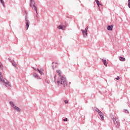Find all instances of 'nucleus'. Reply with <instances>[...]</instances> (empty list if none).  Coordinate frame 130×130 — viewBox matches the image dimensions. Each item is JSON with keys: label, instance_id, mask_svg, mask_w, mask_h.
Instances as JSON below:
<instances>
[{"label": "nucleus", "instance_id": "obj_1", "mask_svg": "<svg viewBox=\"0 0 130 130\" xmlns=\"http://www.w3.org/2000/svg\"><path fill=\"white\" fill-rule=\"evenodd\" d=\"M56 83L58 86H61V87H63V88L68 87V82L64 76L58 77Z\"/></svg>", "mask_w": 130, "mask_h": 130}, {"label": "nucleus", "instance_id": "obj_2", "mask_svg": "<svg viewBox=\"0 0 130 130\" xmlns=\"http://www.w3.org/2000/svg\"><path fill=\"white\" fill-rule=\"evenodd\" d=\"M0 82L1 84H3L6 87H11V85L10 84V82L7 80V79L4 77L3 74L2 72H0Z\"/></svg>", "mask_w": 130, "mask_h": 130}, {"label": "nucleus", "instance_id": "obj_3", "mask_svg": "<svg viewBox=\"0 0 130 130\" xmlns=\"http://www.w3.org/2000/svg\"><path fill=\"white\" fill-rule=\"evenodd\" d=\"M30 7L32 10H34V11H35L37 14V7H36V6L35 5V2L34 1L30 0Z\"/></svg>", "mask_w": 130, "mask_h": 130}, {"label": "nucleus", "instance_id": "obj_4", "mask_svg": "<svg viewBox=\"0 0 130 130\" xmlns=\"http://www.w3.org/2000/svg\"><path fill=\"white\" fill-rule=\"evenodd\" d=\"M111 118L112 119L114 124L117 125V126H119V123L118 122V119L116 118V117L113 116V115L111 116Z\"/></svg>", "mask_w": 130, "mask_h": 130}, {"label": "nucleus", "instance_id": "obj_5", "mask_svg": "<svg viewBox=\"0 0 130 130\" xmlns=\"http://www.w3.org/2000/svg\"><path fill=\"white\" fill-rule=\"evenodd\" d=\"M10 104L12 105V107L13 108V109H14V110H16V111H17L18 112H20V111H21V109L15 106V105L14 104V103H13L12 102H10Z\"/></svg>", "mask_w": 130, "mask_h": 130}, {"label": "nucleus", "instance_id": "obj_6", "mask_svg": "<svg viewBox=\"0 0 130 130\" xmlns=\"http://www.w3.org/2000/svg\"><path fill=\"white\" fill-rule=\"evenodd\" d=\"M96 111L98 112L102 120H104V114H103V113H102L101 111H100V110H99L98 109L96 110Z\"/></svg>", "mask_w": 130, "mask_h": 130}, {"label": "nucleus", "instance_id": "obj_7", "mask_svg": "<svg viewBox=\"0 0 130 130\" xmlns=\"http://www.w3.org/2000/svg\"><path fill=\"white\" fill-rule=\"evenodd\" d=\"M88 27L87 26V27L85 28V29L84 30H83V29L81 30L82 33H83V36H84V37H86V36H87V35H88V33L87 32H88Z\"/></svg>", "mask_w": 130, "mask_h": 130}, {"label": "nucleus", "instance_id": "obj_8", "mask_svg": "<svg viewBox=\"0 0 130 130\" xmlns=\"http://www.w3.org/2000/svg\"><path fill=\"white\" fill-rule=\"evenodd\" d=\"M67 28V25H59L57 26V28L60 30L61 29L62 30H66V28Z\"/></svg>", "mask_w": 130, "mask_h": 130}, {"label": "nucleus", "instance_id": "obj_9", "mask_svg": "<svg viewBox=\"0 0 130 130\" xmlns=\"http://www.w3.org/2000/svg\"><path fill=\"white\" fill-rule=\"evenodd\" d=\"M56 73H57L58 77L63 76V75H62V73H61V71L60 70H56Z\"/></svg>", "mask_w": 130, "mask_h": 130}, {"label": "nucleus", "instance_id": "obj_10", "mask_svg": "<svg viewBox=\"0 0 130 130\" xmlns=\"http://www.w3.org/2000/svg\"><path fill=\"white\" fill-rule=\"evenodd\" d=\"M95 2H96V4H97V5H98V7H99V10H100V11H101V9H100V6H102V4H100V2L99 1H98V0H95Z\"/></svg>", "mask_w": 130, "mask_h": 130}, {"label": "nucleus", "instance_id": "obj_11", "mask_svg": "<svg viewBox=\"0 0 130 130\" xmlns=\"http://www.w3.org/2000/svg\"><path fill=\"white\" fill-rule=\"evenodd\" d=\"M113 28V25H108L107 27V30L109 31H112V29Z\"/></svg>", "mask_w": 130, "mask_h": 130}, {"label": "nucleus", "instance_id": "obj_12", "mask_svg": "<svg viewBox=\"0 0 130 130\" xmlns=\"http://www.w3.org/2000/svg\"><path fill=\"white\" fill-rule=\"evenodd\" d=\"M37 71L38 72H39V74H40L41 75H43V72H44V70H43V69H41L40 70L37 69Z\"/></svg>", "mask_w": 130, "mask_h": 130}, {"label": "nucleus", "instance_id": "obj_13", "mask_svg": "<svg viewBox=\"0 0 130 130\" xmlns=\"http://www.w3.org/2000/svg\"><path fill=\"white\" fill-rule=\"evenodd\" d=\"M25 23H26L25 28L26 30H28V28H29V21L28 20H26Z\"/></svg>", "mask_w": 130, "mask_h": 130}, {"label": "nucleus", "instance_id": "obj_14", "mask_svg": "<svg viewBox=\"0 0 130 130\" xmlns=\"http://www.w3.org/2000/svg\"><path fill=\"white\" fill-rule=\"evenodd\" d=\"M102 61L104 62V66H105V67H107V64L108 63L107 62V61H106V60L104 59H102Z\"/></svg>", "mask_w": 130, "mask_h": 130}, {"label": "nucleus", "instance_id": "obj_15", "mask_svg": "<svg viewBox=\"0 0 130 130\" xmlns=\"http://www.w3.org/2000/svg\"><path fill=\"white\" fill-rule=\"evenodd\" d=\"M57 67V63L53 62L52 63V68L53 69H55V68Z\"/></svg>", "mask_w": 130, "mask_h": 130}, {"label": "nucleus", "instance_id": "obj_16", "mask_svg": "<svg viewBox=\"0 0 130 130\" xmlns=\"http://www.w3.org/2000/svg\"><path fill=\"white\" fill-rule=\"evenodd\" d=\"M119 60H120L121 61H125V58H124L122 57H120Z\"/></svg>", "mask_w": 130, "mask_h": 130}, {"label": "nucleus", "instance_id": "obj_17", "mask_svg": "<svg viewBox=\"0 0 130 130\" xmlns=\"http://www.w3.org/2000/svg\"><path fill=\"white\" fill-rule=\"evenodd\" d=\"M0 1H1V4H2L3 7H5V2H4V0H0Z\"/></svg>", "mask_w": 130, "mask_h": 130}, {"label": "nucleus", "instance_id": "obj_18", "mask_svg": "<svg viewBox=\"0 0 130 130\" xmlns=\"http://www.w3.org/2000/svg\"><path fill=\"white\" fill-rule=\"evenodd\" d=\"M14 67H17V63L15 62H12Z\"/></svg>", "mask_w": 130, "mask_h": 130}, {"label": "nucleus", "instance_id": "obj_19", "mask_svg": "<svg viewBox=\"0 0 130 130\" xmlns=\"http://www.w3.org/2000/svg\"><path fill=\"white\" fill-rule=\"evenodd\" d=\"M128 7L130 8V0H128Z\"/></svg>", "mask_w": 130, "mask_h": 130}, {"label": "nucleus", "instance_id": "obj_20", "mask_svg": "<svg viewBox=\"0 0 130 130\" xmlns=\"http://www.w3.org/2000/svg\"><path fill=\"white\" fill-rule=\"evenodd\" d=\"M0 68L1 69H3V64L2 63V62L0 61Z\"/></svg>", "mask_w": 130, "mask_h": 130}, {"label": "nucleus", "instance_id": "obj_21", "mask_svg": "<svg viewBox=\"0 0 130 130\" xmlns=\"http://www.w3.org/2000/svg\"><path fill=\"white\" fill-rule=\"evenodd\" d=\"M34 77H35V78H37L38 77V75H37V74H35L34 75Z\"/></svg>", "mask_w": 130, "mask_h": 130}, {"label": "nucleus", "instance_id": "obj_22", "mask_svg": "<svg viewBox=\"0 0 130 130\" xmlns=\"http://www.w3.org/2000/svg\"><path fill=\"white\" fill-rule=\"evenodd\" d=\"M63 121H68V118H66V119H63Z\"/></svg>", "mask_w": 130, "mask_h": 130}, {"label": "nucleus", "instance_id": "obj_23", "mask_svg": "<svg viewBox=\"0 0 130 130\" xmlns=\"http://www.w3.org/2000/svg\"><path fill=\"white\" fill-rule=\"evenodd\" d=\"M119 79H120V77L119 76L117 77V78H116V79H117V80H119Z\"/></svg>", "mask_w": 130, "mask_h": 130}, {"label": "nucleus", "instance_id": "obj_24", "mask_svg": "<svg viewBox=\"0 0 130 130\" xmlns=\"http://www.w3.org/2000/svg\"><path fill=\"white\" fill-rule=\"evenodd\" d=\"M68 102H69L67 100L64 101V103H66V104H67V103H68Z\"/></svg>", "mask_w": 130, "mask_h": 130}, {"label": "nucleus", "instance_id": "obj_25", "mask_svg": "<svg viewBox=\"0 0 130 130\" xmlns=\"http://www.w3.org/2000/svg\"><path fill=\"white\" fill-rule=\"evenodd\" d=\"M33 69H34V70H35V71H38V70H37V69H36V68H34Z\"/></svg>", "mask_w": 130, "mask_h": 130}, {"label": "nucleus", "instance_id": "obj_26", "mask_svg": "<svg viewBox=\"0 0 130 130\" xmlns=\"http://www.w3.org/2000/svg\"><path fill=\"white\" fill-rule=\"evenodd\" d=\"M55 77H56V75H55L54 78H55Z\"/></svg>", "mask_w": 130, "mask_h": 130}]
</instances>
